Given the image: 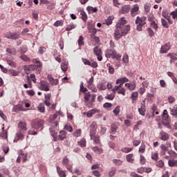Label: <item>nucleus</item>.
Masks as SVG:
<instances>
[{
    "label": "nucleus",
    "mask_w": 177,
    "mask_h": 177,
    "mask_svg": "<svg viewBox=\"0 0 177 177\" xmlns=\"http://www.w3.org/2000/svg\"><path fill=\"white\" fill-rule=\"evenodd\" d=\"M125 24H127V20H125V18H122L116 24V29L114 32V38L116 41H118L121 37L127 35V34H128V31L131 30V27L129 25L125 26Z\"/></svg>",
    "instance_id": "obj_1"
},
{
    "label": "nucleus",
    "mask_w": 177,
    "mask_h": 177,
    "mask_svg": "<svg viewBox=\"0 0 177 177\" xmlns=\"http://www.w3.org/2000/svg\"><path fill=\"white\" fill-rule=\"evenodd\" d=\"M44 124L45 122L44 120L41 119H37L32 121L31 128H32V129H35L36 131H42V129H44Z\"/></svg>",
    "instance_id": "obj_2"
},
{
    "label": "nucleus",
    "mask_w": 177,
    "mask_h": 177,
    "mask_svg": "<svg viewBox=\"0 0 177 177\" xmlns=\"http://www.w3.org/2000/svg\"><path fill=\"white\" fill-rule=\"evenodd\" d=\"M105 56L107 58L112 57V59H115L117 57V51L114 49H107L105 52Z\"/></svg>",
    "instance_id": "obj_3"
},
{
    "label": "nucleus",
    "mask_w": 177,
    "mask_h": 177,
    "mask_svg": "<svg viewBox=\"0 0 177 177\" xmlns=\"http://www.w3.org/2000/svg\"><path fill=\"white\" fill-rule=\"evenodd\" d=\"M5 37L8 38V39H19L20 38V33L9 32L5 35Z\"/></svg>",
    "instance_id": "obj_4"
},
{
    "label": "nucleus",
    "mask_w": 177,
    "mask_h": 177,
    "mask_svg": "<svg viewBox=\"0 0 177 177\" xmlns=\"http://www.w3.org/2000/svg\"><path fill=\"white\" fill-rule=\"evenodd\" d=\"M62 164L65 165V167H66V169L69 172H73V170H71V168L73 166L70 165V160H68V158H67V156H65L63 158Z\"/></svg>",
    "instance_id": "obj_5"
},
{
    "label": "nucleus",
    "mask_w": 177,
    "mask_h": 177,
    "mask_svg": "<svg viewBox=\"0 0 177 177\" xmlns=\"http://www.w3.org/2000/svg\"><path fill=\"white\" fill-rule=\"evenodd\" d=\"M96 129H97V124H96L95 122H92L90 125V136L96 135Z\"/></svg>",
    "instance_id": "obj_6"
},
{
    "label": "nucleus",
    "mask_w": 177,
    "mask_h": 177,
    "mask_svg": "<svg viewBox=\"0 0 177 177\" xmlns=\"http://www.w3.org/2000/svg\"><path fill=\"white\" fill-rule=\"evenodd\" d=\"M24 139V131H21V130H19L16 133V137L14 139V142H19V140H23Z\"/></svg>",
    "instance_id": "obj_7"
},
{
    "label": "nucleus",
    "mask_w": 177,
    "mask_h": 177,
    "mask_svg": "<svg viewBox=\"0 0 177 177\" xmlns=\"http://www.w3.org/2000/svg\"><path fill=\"white\" fill-rule=\"evenodd\" d=\"M146 17H137V19L136 20V24H139L141 26H144L145 24H146Z\"/></svg>",
    "instance_id": "obj_8"
},
{
    "label": "nucleus",
    "mask_w": 177,
    "mask_h": 177,
    "mask_svg": "<svg viewBox=\"0 0 177 177\" xmlns=\"http://www.w3.org/2000/svg\"><path fill=\"white\" fill-rule=\"evenodd\" d=\"M169 49H171V45L169 43H167L161 46L160 53H167Z\"/></svg>",
    "instance_id": "obj_9"
},
{
    "label": "nucleus",
    "mask_w": 177,
    "mask_h": 177,
    "mask_svg": "<svg viewBox=\"0 0 177 177\" xmlns=\"http://www.w3.org/2000/svg\"><path fill=\"white\" fill-rule=\"evenodd\" d=\"M160 140L167 142V140L169 139V134H168L167 133H165L164 131H161L160 133Z\"/></svg>",
    "instance_id": "obj_10"
},
{
    "label": "nucleus",
    "mask_w": 177,
    "mask_h": 177,
    "mask_svg": "<svg viewBox=\"0 0 177 177\" xmlns=\"http://www.w3.org/2000/svg\"><path fill=\"white\" fill-rule=\"evenodd\" d=\"M138 12H139V6L138 4H135L131 10V17H135V16L138 15Z\"/></svg>",
    "instance_id": "obj_11"
},
{
    "label": "nucleus",
    "mask_w": 177,
    "mask_h": 177,
    "mask_svg": "<svg viewBox=\"0 0 177 177\" xmlns=\"http://www.w3.org/2000/svg\"><path fill=\"white\" fill-rule=\"evenodd\" d=\"M47 80H48L51 85H57V84H59V80L57 79H54L52 77V75H48Z\"/></svg>",
    "instance_id": "obj_12"
},
{
    "label": "nucleus",
    "mask_w": 177,
    "mask_h": 177,
    "mask_svg": "<svg viewBox=\"0 0 177 177\" xmlns=\"http://www.w3.org/2000/svg\"><path fill=\"white\" fill-rule=\"evenodd\" d=\"M87 26L88 28V32H90L91 34H93V35H95V34H96L97 32V30H96V28H95V26H93V25L91 24V22H88L87 24Z\"/></svg>",
    "instance_id": "obj_13"
},
{
    "label": "nucleus",
    "mask_w": 177,
    "mask_h": 177,
    "mask_svg": "<svg viewBox=\"0 0 177 177\" xmlns=\"http://www.w3.org/2000/svg\"><path fill=\"white\" fill-rule=\"evenodd\" d=\"M18 128H19V131H21V132H26V131H27V124L24 122H20L18 124Z\"/></svg>",
    "instance_id": "obj_14"
},
{
    "label": "nucleus",
    "mask_w": 177,
    "mask_h": 177,
    "mask_svg": "<svg viewBox=\"0 0 177 177\" xmlns=\"http://www.w3.org/2000/svg\"><path fill=\"white\" fill-rule=\"evenodd\" d=\"M124 86L129 89V91H135L136 88V83H135V82H133L132 83H126Z\"/></svg>",
    "instance_id": "obj_15"
},
{
    "label": "nucleus",
    "mask_w": 177,
    "mask_h": 177,
    "mask_svg": "<svg viewBox=\"0 0 177 177\" xmlns=\"http://www.w3.org/2000/svg\"><path fill=\"white\" fill-rule=\"evenodd\" d=\"M91 140H93L94 143L95 145H99L100 143V136L93 135V136H90Z\"/></svg>",
    "instance_id": "obj_16"
},
{
    "label": "nucleus",
    "mask_w": 177,
    "mask_h": 177,
    "mask_svg": "<svg viewBox=\"0 0 177 177\" xmlns=\"http://www.w3.org/2000/svg\"><path fill=\"white\" fill-rule=\"evenodd\" d=\"M125 82H129V79L126 77H120L116 80V84H125Z\"/></svg>",
    "instance_id": "obj_17"
},
{
    "label": "nucleus",
    "mask_w": 177,
    "mask_h": 177,
    "mask_svg": "<svg viewBox=\"0 0 177 177\" xmlns=\"http://www.w3.org/2000/svg\"><path fill=\"white\" fill-rule=\"evenodd\" d=\"M41 91H44L45 92H48L49 91V86L48 84L45 82H41L40 84Z\"/></svg>",
    "instance_id": "obj_18"
},
{
    "label": "nucleus",
    "mask_w": 177,
    "mask_h": 177,
    "mask_svg": "<svg viewBox=\"0 0 177 177\" xmlns=\"http://www.w3.org/2000/svg\"><path fill=\"white\" fill-rule=\"evenodd\" d=\"M41 68V67H42V62H39L38 64H37V65H30L29 66V67L28 68V70H35L36 68Z\"/></svg>",
    "instance_id": "obj_19"
},
{
    "label": "nucleus",
    "mask_w": 177,
    "mask_h": 177,
    "mask_svg": "<svg viewBox=\"0 0 177 177\" xmlns=\"http://www.w3.org/2000/svg\"><path fill=\"white\" fill-rule=\"evenodd\" d=\"M7 63L8 64V66H10V67H14L16 68L17 64H16V62H15V59H7Z\"/></svg>",
    "instance_id": "obj_20"
},
{
    "label": "nucleus",
    "mask_w": 177,
    "mask_h": 177,
    "mask_svg": "<svg viewBox=\"0 0 177 177\" xmlns=\"http://www.w3.org/2000/svg\"><path fill=\"white\" fill-rule=\"evenodd\" d=\"M138 96H139V93H138V91H135L131 93V100H132V103H135V102H136V100H138Z\"/></svg>",
    "instance_id": "obj_21"
},
{
    "label": "nucleus",
    "mask_w": 177,
    "mask_h": 177,
    "mask_svg": "<svg viewBox=\"0 0 177 177\" xmlns=\"http://www.w3.org/2000/svg\"><path fill=\"white\" fill-rule=\"evenodd\" d=\"M57 172L60 177H66V171L62 170L59 166L57 167Z\"/></svg>",
    "instance_id": "obj_22"
},
{
    "label": "nucleus",
    "mask_w": 177,
    "mask_h": 177,
    "mask_svg": "<svg viewBox=\"0 0 177 177\" xmlns=\"http://www.w3.org/2000/svg\"><path fill=\"white\" fill-rule=\"evenodd\" d=\"M95 113H99V110L96 109H93L87 112V117L89 118L93 115Z\"/></svg>",
    "instance_id": "obj_23"
},
{
    "label": "nucleus",
    "mask_w": 177,
    "mask_h": 177,
    "mask_svg": "<svg viewBox=\"0 0 177 177\" xmlns=\"http://www.w3.org/2000/svg\"><path fill=\"white\" fill-rule=\"evenodd\" d=\"M96 99V95L93 94L91 97L90 102L86 104V106L87 107H92L93 103L95 102V100Z\"/></svg>",
    "instance_id": "obj_24"
},
{
    "label": "nucleus",
    "mask_w": 177,
    "mask_h": 177,
    "mask_svg": "<svg viewBox=\"0 0 177 177\" xmlns=\"http://www.w3.org/2000/svg\"><path fill=\"white\" fill-rule=\"evenodd\" d=\"M86 10H88V13H96V12H97V8L96 7H92V6H88L86 8Z\"/></svg>",
    "instance_id": "obj_25"
},
{
    "label": "nucleus",
    "mask_w": 177,
    "mask_h": 177,
    "mask_svg": "<svg viewBox=\"0 0 177 177\" xmlns=\"http://www.w3.org/2000/svg\"><path fill=\"white\" fill-rule=\"evenodd\" d=\"M93 52L95 56H99V55H102V49L99 48V46H95L93 49Z\"/></svg>",
    "instance_id": "obj_26"
},
{
    "label": "nucleus",
    "mask_w": 177,
    "mask_h": 177,
    "mask_svg": "<svg viewBox=\"0 0 177 177\" xmlns=\"http://www.w3.org/2000/svg\"><path fill=\"white\" fill-rule=\"evenodd\" d=\"M91 149L93 151L97 153V154L103 153V149H100L99 147H93Z\"/></svg>",
    "instance_id": "obj_27"
},
{
    "label": "nucleus",
    "mask_w": 177,
    "mask_h": 177,
    "mask_svg": "<svg viewBox=\"0 0 177 177\" xmlns=\"http://www.w3.org/2000/svg\"><path fill=\"white\" fill-rule=\"evenodd\" d=\"M66 135H67V133H66L64 131H60L59 135V139H60V140H64V139H66Z\"/></svg>",
    "instance_id": "obj_28"
},
{
    "label": "nucleus",
    "mask_w": 177,
    "mask_h": 177,
    "mask_svg": "<svg viewBox=\"0 0 177 177\" xmlns=\"http://www.w3.org/2000/svg\"><path fill=\"white\" fill-rule=\"evenodd\" d=\"M91 97H92V95H91V93H85V94H84V100H85L86 104H87V103H88Z\"/></svg>",
    "instance_id": "obj_29"
},
{
    "label": "nucleus",
    "mask_w": 177,
    "mask_h": 177,
    "mask_svg": "<svg viewBox=\"0 0 177 177\" xmlns=\"http://www.w3.org/2000/svg\"><path fill=\"white\" fill-rule=\"evenodd\" d=\"M3 129H4V128L3 127L2 128L3 132L0 133V136L3 139H8V131L3 130Z\"/></svg>",
    "instance_id": "obj_30"
},
{
    "label": "nucleus",
    "mask_w": 177,
    "mask_h": 177,
    "mask_svg": "<svg viewBox=\"0 0 177 177\" xmlns=\"http://www.w3.org/2000/svg\"><path fill=\"white\" fill-rule=\"evenodd\" d=\"M132 157H133V154L130 153L127 155L126 159L128 162H131V164H133V158H132Z\"/></svg>",
    "instance_id": "obj_31"
},
{
    "label": "nucleus",
    "mask_w": 177,
    "mask_h": 177,
    "mask_svg": "<svg viewBox=\"0 0 177 177\" xmlns=\"http://www.w3.org/2000/svg\"><path fill=\"white\" fill-rule=\"evenodd\" d=\"M77 143L78 145L80 146V147H85L86 146V140H85V138H82Z\"/></svg>",
    "instance_id": "obj_32"
},
{
    "label": "nucleus",
    "mask_w": 177,
    "mask_h": 177,
    "mask_svg": "<svg viewBox=\"0 0 177 177\" xmlns=\"http://www.w3.org/2000/svg\"><path fill=\"white\" fill-rule=\"evenodd\" d=\"M13 110L15 113H17L18 111H21L23 110V106L21 104L16 105L13 107Z\"/></svg>",
    "instance_id": "obj_33"
},
{
    "label": "nucleus",
    "mask_w": 177,
    "mask_h": 177,
    "mask_svg": "<svg viewBox=\"0 0 177 177\" xmlns=\"http://www.w3.org/2000/svg\"><path fill=\"white\" fill-rule=\"evenodd\" d=\"M118 127H117V125L113 124L111 125V133H113V135H114V133H115V132H117V129H118Z\"/></svg>",
    "instance_id": "obj_34"
},
{
    "label": "nucleus",
    "mask_w": 177,
    "mask_h": 177,
    "mask_svg": "<svg viewBox=\"0 0 177 177\" xmlns=\"http://www.w3.org/2000/svg\"><path fill=\"white\" fill-rule=\"evenodd\" d=\"M129 12V6H124L122 7V15H127Z\"/></svg>",
    "instance_id": "obj_35"
},
{
    "label": "nucleus",
    "mask_w": 177,
    "mask_h": 177,
    "mask_svg": "<svg viewBox=\"0 0 177 177\" xmlns=\"http://www.w3.org/2000/svg\"><path fill=\"white\" fill-rule=\"evenodd\" d=\"M170 110L171 115H176L177 118V105H175L173 109L170 108Z\"/></svg>",
    "instance_id": "obj_36"
},
{
    "label": "nucleus",
    "mask_w": 177,
    "mask_h": 177,
    "mask_svg": "<svg viewBox=\"0 0 177 177\" xmlns=\"http://www.w3.org/2000/svg\"><path fill=\"white\" fill-rule=\"evenodd\" d=\"M19 156L21 157V158H22L23 162H26V160H27V153H23V151H21L19 153Z\"/></svg>",
    "instance_id": "obj_37"
},
{
    "label": "nucleus",
    "mask_w": 177,
    "mask_h": 177,
    "mask_svg": "<svg viewBox=\"0 0 177 177\" xmlns=\"http://www.w3.org/2000/svg\"><path fill=\"white\" fill-rule=\"evenodd\" d=\"M138 112L140 115L145 116L146 115V109H145L143 106H141V107L138 109Z\"/></svg>",
    "instance_id": "obj_38"
},
{
    "label": "nucleus",
    "mask_w": 177,
    "mask_h": 177,
    "mask_svg": "<svg viewBox=\"0 0 177 177\" xmlns=\"http://www.w3.org/2000/svg\"><path fill=\"white\" fill-rule=\"evenodd\" d=\"M9 74H10V75H12V77H17V75H19V73L17 71L11 69L9 71Z\"/></svg>",
    "instance_id": "obj_39"
},
{
    "label": "nucleus",
    "mask_w": 177,
    "mask_h": 177,
    "mask_svg": "<svg viewBox=\"0 0 177 177\" xmlns=\"http://www.w3.org/2000/svg\"><path fill=\"white\" fill-rule=\"evenodd\" d=\"M145 150H146V145L144 142L141 143V146L140 147L138 151L140 153H145Z\"/></svg>",
    "instance_id": "obj_40"
},
{
    "label": "nucleus",
    "mask_w": 177,
    "mask_h": 177,
    "mask_svg": "<svg viewBox=\"0 0 177 177\" xmlns=\"http://www.w3.org/2000/svg\"><path fill=\"white\" fill-rule=\"evenodd\" d=\"M80 15H82V19L83 21H86V20H88V15H86L85 11H81Z\"/></svg>",
    "instance_id": "obj_41"
},
{
    "label": "nucleus",
    "mask_w": 177,
    "mask_h": 177,
    "mask_svg": "<svg viewBox=\"0 0 177 177\" xmlns=\"http://www.w3.org/2000/svg\"><path fill=\"white\" fill-rule=\"evenodd\" d=\"M162 125H164V127H165L168 129H171V124H169V121L162 120Z\"/></svg>",
    "instance_id": "obj_42"
},
{
    "label": "nucleus",
    "mask_w": 177,
    "mask_h": 177,
    "mask_svg": "<svg viewBox=\"0 0 177 177\" xmlns=\"http://www.w3.org/2000/svg\"><path fill=\"white\" fill-rule=\"evenodd\" d=\"M106 66L108 67L109 74H114V67L110 64H107Z\"/></svg>",
    "instance_id": "obj_43"
},
{
    "label": "nucleus",
    "mask_w": 177,
    "mask_h": 177,
    "mask_svg": "<svg viewBox=\"0 0 177 177\" xmlns=\"http://www.w3.org/2000/svg\"><path fill=\"white\" fill-rule=\"evenodd\" d=\"M40 113H44L45 112V105L44 104H40L37 107Z\"/></svg>",
    "instance_id": "obj_44"
},
{
    "label": "nucleus",
    "mask_w": 177,
    "mask_h": 177,
    "mask_svg": "<svg viewBox=\"0 0 177 177\" xmlns=\"http://www.w3.org/2000/svg\"><path fill=\"white\" fill-rule=\"evenodd\" d=\"M81 133L82 130L81 129H79L75 133H73V136H75V138H80V136H81Z\"/></svg>",
    "instance_id": "obj_45"
},
{
    "label": "nucleus",
    "mask_w": 177,
    "mask_h": 177,
    "mask_svg": "<svg viewBox=\"0 0 177 177\" xmlns=\"http://www.w3.org/2000/svg\"><path fill=\"white\" fill-rule=\"evenodd\" d=\"M161 23H162V26L165 28H169V26H168V23L167 22V21L165 19H161Z\"/></svg>",
    "instance_id": "obj_46"
},
{
    "label": "nucleus",
    "mask_w": 177,
    "mask_h": 177,
    "mask_svg": "<svg viewBox=\"0 0 177 177\" xmlns=\"http://www.w3.org/2000/svg\"><path fill=\"white\" fill-rule=\"evenodd\" d=\"M113 164H115V165H122V160H121L120 159H113Z\"/></svg>",
    "instance_id": "obj_47"
},
{
    "label": "nucleus",
    "mask_w": 177,
    "mask_h": 177,
    "mask_svg": "<svg viewBox=\"0 0 177 177\" xmlns=\"http://www.w3.org/2000/svg\"><path fill=\"white\" fill-rule=\"evenodd\" d=\"M73 28H75V25H74V24H71L67 26V27L66 28V30L71 31V30H73Z\"/></svg>",
    "instance_id": "obj_48"
},
{
    "label": "nucleus",
    "mask_w": 177,
    "mask_h": 177,
    "mask_svg": "<svg viewBox=\"0 0 177 177\" xmlns=\"http://www.w3.org/2000/svg\"><path fill=\"white\" fill-rule=\"evenodd\" d=\"M77 43H78L79 46L84 45V37L80 36V37L77 40Z\"/></svg>",
    "instance_id": "obj_49"
},
{
    "label": "nucleus",
    "mask_w": 177,
    "mask_h": 177,
    "mask_svg": "<svg viewBox=\"0 0 177 177\" xmlns=\"http://www.w3.org/2000/svg\"><path fill=\"white\" fill-rule=\"evenodd\" d=\"M170 16H172V19H174V20L177 19V8L170 13Z\"/></svg>",
    "instance_id": "obj_50"
},
{
    "label": "nucleus",
    "mask_w": 177,
    "mask_h": 177,
    "mask_svg": "<svg viewBox=\"0 0 177 177\" xmlns=\"http://www.w3.org/2000/svg\"><path fill=\"white\" fill-rule=\"evenodd\" d=\"M6 52L10 53V55H16V49L15 48H7Z\"/></svg>",
    "instance_id": "obj_51"
},
{
    "label": "nucleus",
    "mask_w": 177,
    "mask_h": 177,
    "mask_svg": "<svg viewBox=\"0 0 177 177\" xmlns=\"http://www.w3.org/2000/svg\"><path fill=\"white\" fill-rule=\"evenodd\" d=\"M64 129L65 131H68V132H73V127L70 124H66Z\"/></svg>",
    "instance_id": "obj_52"
},
{
    "label": "nucleus",
    "mask_w": 177,
    "mask_h": 177,
    "mask_svg": "<svg viewBox=\"0 0 177 177\" xmlns=\"http://www.w3.org/2000/svg\"><path fill=\"white\" fill-rule=\"evenodd\" d=\"M28 50V48L26 47V46H23L20 50H19V53H26V52H27Z\"/></svg>",
    "instance_id": "obj_53"
},
{
    "label": "nucleus",
    "mask_w": 177,
    "mask_h": 177,
    "mask_svg": "<svg viewBox=\"0 0 177 177\" xmlns=\"http://www.w3.org/2000/svg\"><path fill=\"white\" fill-rule=\"evenodd\" d=\"M113 113L115 115H118L120 114V106H116L115 109H113Z\"/></svg>",
    "instance_id": "obj_54"
},
{
    "label": "nucleus",
    "mask_w": 177,
    "mask_h": 177,
    "mask_svg": "<svg viewBox=\"0 0 177 177\" xmlns=\"http://www.w3.org/2000/svg\"><path fill=\"white\" fill-rule=\"evenodd\" d=\"M156 167H158L159 168H162V167H164V161L160 160L156 162Z\"/></svg>",
    "instance_id": "obj_55"
},
{
    "label": "nucleus",
    "mask_w": 177,
    "mask_h": 177,
    "mask_svg": "<svg viewBox=\"0 0 177 177\" xmlns=\"http://www.w3.org/2000/svg\"><path fill=\"white\" fill-rule=\"evenodd\" d=\"M121 151H123V153H129V151H132V148L123 147L121 149Z\"/></svg>",
    "instance_id": "obj_56"
},
{
    "label": "nucleus",
    "mask_w": 177,
    "mask_h": 177,
    "mask_svg": "<svg viewBox=\"0 0 177 177\" xmlns=\"http://www.w3.org/2000/svg\"><path fill=\"white\" fill-rule=\"evenodd\" d=\"M115 97V95L114 94H109L105 97V99H107L108 100H113Z\"/></svg>",
    "instance_id": "obj_57"
},
{
    "label": "nucleus",
    "mask_w": 177,
    "mask_h": 177,
    "mask_svg": "<svg viewBox=\"0 0 177 177\" xmlns=\"http://www.w3.org/2000/svg\"><path fill=\"white\" fill-rule=\"evenodd\" d=\"M67 68L68 67H67L66 63H62L61 64V69L62 70V71H64V72L67 71Z\"/></svg>",
    "instance_id": "obj_58"
},
{
    "label": "nucleus",
    "mask_w": 177,
    "mask_h": 177,
    "mask_svg": "<svg viewBox=\"0 0 177 177\" xmlns=\"http://www.w3.org/2000/svg\"><path fill=\"white\" fill-rule=\"evenodd\" d=\"M80 91H82V92H88V88L84 87L83 82L80 83Z\"/></svg>",
    "instance_id": "obj_59"
},
{
    "label": "nucleus",
    "mask_w": 177,
    "mask_h": 177,
    "mask_svg": "<svg viewBox=\"0 0 177 177\" xmlns=\"http://www.w3.org/2000/svg\"><path fill=\"white\" fill-rule=\"evenodd\" d=\"M20 59L24 60V62H30V58H28V57H27L26 55H22L20 56Z\"/></svg>",
    "instance_id": "obj_60"
},
{
    "label": "nucleus",
    "mask_w": 177,
    "mask_h": 177,
    "mask_svg": "<svg viewBox=\"0 0 177 177\" xmlns=\"http://www.w3.org/2000/svg\"><path fill=\"white\" fill-rule=\"evenodd\" d=\"M152 160H154V161H157L158 160V153L155 152L152 156H151Z\"/></svg>",
    "instance_id": "obj_61"
},
{
    "label": "nucleus",
    "mask_w": 177,
    "mask_h": 177,
    "mask_svg": "<svg viewBox=\"0 0 177 177\" xmlns=\"http://www.w3.org/2000/svg\"><path fill=\"white\" fill-rule=\"evenodd\" d=\"M151 26L152 28H154L155 30H158V25H157V24L156 23L155 21H153L151 23Z\"/></svg>",
    "instance_id": "obj_62"
},
{
    "label": "nucleus",
    "mask_w": 177,
    "mask_h": 177,
    "mask_svg": "<svg viewBox=\"0 0 177 177\" xmlns=\"http://www.w3.org/2000/svg\"><path fill=\"white\" fill-rule=\"evenodd\" d=\"M122 60L124 63H128L129 62V57L128 56V55H124L123 56Z\"/></svg>",
    "instance_id": "obj_63"
},
{
    "label": "nucleus",
    "mask_w": 177,
    "mask_h": 177,
    "mask_svg": "<svg viewBox=\"0 0 177 177\" xmlns=\"http://www.w3.org/2000/svg\"><path fill=\"white\" fill-rule=\"evenodd\" d=\"M84 64H85L86 66H91V62L89 60L85 59V58H82V59Z\"/></svg>",
    "instance_id": "obj_64"
}]
</instances>
